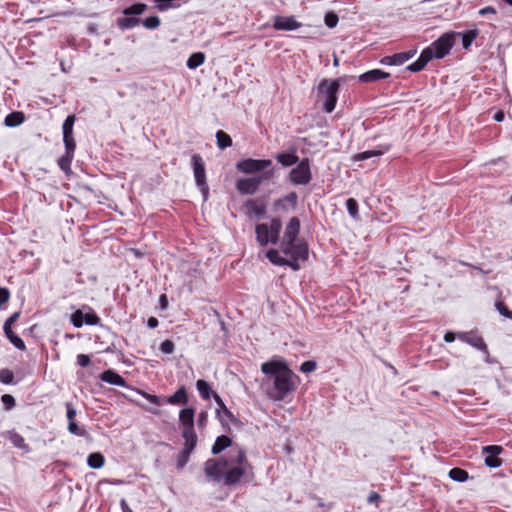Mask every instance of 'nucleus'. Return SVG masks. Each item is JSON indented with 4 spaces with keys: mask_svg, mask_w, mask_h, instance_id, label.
Segmentation results:
<instances>
[{
    "mask_svg": "<svg viewBox=\"0 0 512 512\" xmlns=\"http://www.w3.org/2000/svg\"><path fill=\"white\" fill-rule=\"evenodd\" d=\"M253 467L246 452L238 448L231 450L227 456L209 458L204 462V473L213 482H223L226 486H235L242 480L253 477Z\"/></svg>",
    "mask_w": 512,
    "mask_h": 512,
    "instance_id": "nucleus-1",
    "label": "nucleus"
},
{
    "mask_svg": "<svg viewBox=\"0 0 512 512\" xmlns=\"http://www.w3.org/2000/svg\"><path fill=\"white\" fill-rule=\"evenodd\" d=\"M261 371L273 380L269 397L274 401L284 400L294 392L299 384V377L288 367L285 361L271 360L261 365Z\"/></svg>",
    "mask_w": 512,
    "mask_h": 512,
    "instance_id": "nucleus-2",
    "label": "nucleus"
},
{
    "mask_svg": "<svg viewBox=\"0 0 512 512\" xmlns=\"http://www.w3.org/2000/svg\"><path fill=\"white\" fill-rule=\"evenodd\" d=\"M281 228L282 222L278 218H273L269 225L266 223L257 224L255 233L258 244L262 247L269 243L277 244Z\"/></svg>",
    "mask_w": 512,
    "mask_h": 512,
    "instance_id": "nucleus-3",
    "label": "nucleus"
},
{
    "mask_svg": "<svg viewBox=\"0 0 512 512\" xmlns=\"http://www.w3.org/2000/svg\"><path fill=\"white\" fill-rule=\"evenodd\" d=\"M340 88L338 80L323 79L318 86L319 97L323 100V110L331 113L337 104V94Z\"/></svg>",
    "mask_w": 512,
    "mask_h": 512,
    "instance_id": "nucleus-4",
    "label": "nucleus"
},
{
    "mask_svg": "<svg viewBox=\"0 0 512 512\" xmlns=\"http://www.w3.org/2000/svg\"><path fill=\"white\" fill-rule=\"evenodd\" d=\"M280 251L284 254V258L288 260V263L294 262L301 265L309 257V248L305 241L280 244Z\"/></svg>",
    "mask_w": 512,
    "mask_h": 512,
    "instance_id": "nucleus-5",
    "label": "nucleus"
},
{
    "mask_svg": "<svg viewBox=\"0 0 512 512\" xmlns=\"http://www.w3.org/2000/svg\"><path fill=\"white\" fill-rule=\"evenodd\" d=\"M272 175L273 170H269L259 176L240 178L236 182V189L240 194L253 195L258 191L261 183Z\"/></svg>",
    "mask_w": 512,
    "mask_h": 512,
    "instance_id": "nucleus-6",
    "label": "nucleus"
},
{
    "mask_svg": "<svg viewBox=\"0 0 512 512\" xmlns=\"http://www.w3.org/2000/svg\"><path fill=\"white\" fill-rule=\"evenodd\" d=\"M191 162L196 185L202 192L204 199H207L209 195V187L206 181V170L203 158L200 154H194L191 158Z\"/></svg>",
    "mask_w": 512,
    "mask_h": 512,
    "instance_id": "nucleus-7",
    "label": "nucleus"
},
{
    "mask_svg": "<svg viewBox=\"0 0 512 512\" xmlns=\"http://www.w3.org/2000/svg\"><path fill=\"white\" fill-rule=\"evenodd\" d=\"M272 166L270 159L245 158L236 163V169L244 174H255L266 172L265 170Z\"/></svg>",
    "mask_w": 512,
    "mask_h": 512,
    "instance_id": "nucleus-8",
    "label": "nucleus"
},
{
    "mask_svg": "<svg viewBox=\"0 0 512 512\" xmlns=\"http://www.w3.org/2000/svg\"><path fill=\"white\" fill-rule=\"evenodd\" d=\"M289 180L294 185H307L312 180L310 161L303 158L289 173Z\"/></svg>",
    "mask_w": 512,
    "mask_h": 512,
    "instance_id": "nucleus-9",
    "label": "nucleus"
},
{
    "mask_svg": "<svg viewBox=\"0 0 512 512\" xmlns=\"http://www.w3.org/2000/svg\"><path fill=\"white\" fill-rule=\"evenodd\" d=\"M454 45V36L452 34H444L439 37L436 41H434L430 47L435 52L436 59H442L447 54H449L450 50Z\"/></svg>",
    "mask_w": 512,
    "mask_h": 512,
    "instance_id": "nucleus-10",
    "label": "nucleus"
},
{
    "mask_svg": "<svg viewBox=\"0 0 512 512\" xmlns=\"http://www.w3.org/2000/svg\"><path fill=\"white\" fill-rule=\"evenodd\" d=\"M302 26L294 16L276 15L273 18V28L278 31H293Z\"/></svg>",
    "mask_w": 512,
    "mask_h": 512,
    "instance_id": "nucleus-11",
    "label": "nucleus"
},
{
    "mask_svg": "<svg viewBox=\"0 0 512 512\" xmlns=\"http://www.w3.org/2000/svg\"><path fill=\"white\" fill-rule=\"evenodd\" d=\"M1 436L9 441L14 448L21 450L23 453H29L31 448L28 443H26L24 437L18 433L15 429L6 430L2 432Z\"/></svg>",
    "mask_w": 512,
    "mask_h": 512,
    "instance_id": "nucleus-12",
    "label": "nucleus"
},
{
    "mask_svg": "<svg viewBox=\"0 0 512 512\" xmlns=\"http://www.w3.org/2000/svg\"><path fill=\"white\" fill-rule=\"evenodd\" d=\"M458 339L477 348L478 350L488 353V347L478 331L458 333Z\"/></svg>",
    "mask_w": 512,
    "mask_h": 512,
    "instance_id": "nucleus-13",
    "label": "nucleus"
},
{
    "mask_svg": "<svg viewBox=\"0 0 512 512\" xmlns=\"http://www.w3.org/2000/svg\"><path fill=\"white\" fill-rule=\"evenodd\" d=\"M213 398L218 406L216 410V417L221 423H225L226 420H229L233 424H238L239 419L227 408L222 398L218 393H213Z\"/></svg>",
    "mask_w": 512,
    "mask_h": 512,
    "instance_id": "nucleus-14",
    "label": "nucleus"
},
{
    "mask_svg": "<svg viewBox=\"0 0 512 512\" xmlns=\"http://www.w3.org/2000/svg\"><path fill=\"white\" fill-rule=\"evenodd\" d=\"M503 452V448L498 445H488L483 447V453L486 455L485 464L490 468H497L502 465V459L498 456Z\"/></svg>",
    "mask_w": 512,
    "mask_h": 512,
    "instance_id": "nucleus-15",
    "label": "nucleus"
},
{
    "mask_svg": "<svg viewBox=\"0 0 512 512\" xmlns=\"http://www.w3.org/2000/svg\"><path fill=\"white\" fill-rule=\"evenodd\" d=\"M300 232V220L297 217H292L284 231V235L280 244H291L300 241L298 235Z\"/></svg>",
    "mask_w": 512,
    "mask_h": 512,
    "instance_id": "nucleus-16",
    "label": "nucleus"
},
{
    "mask_svg": "<svg viewBox=\"0 0 512 512\" xmlns=\"http://www.w3.org/2000/svg\"><path fill=\"white\" fill-rule=\"evenodd\" d=\"M416 52H417L416 49H413V50L406 51V52L395 53L393 55L383 57L380 62L382 64L389 65V66L402 65L405 62H407L409 59L414 57Z\"/></svg>",
    "mask_w": 512,
    "mask_h": 512,
    "instance_id": "nucleus-17",
    "label": "nucleus"
},
{
    "mask_svg": "<svg viewBox=\"0 0 512 512\" xmlns=\"http://www.w3.org/2000/svg\"><path fill=\"white\" fill-rule=\"evenodd\" d=\"M280 252L281 251L277 249H269L266 253V257L274 265L288 266L293 271H298L300 269V264H296L294 262L288 263V260L284 258V256H281Z\"/></svg>",
    "mask_w": 512,
    "mask_h": 512,
    "instance_id": "nucleus-18",
    "label": "nucleus"
},
{
    "mask_svg": "<svg viewBox=\"0 0 512 512\" xmlns=\"http://www.w3.org/2000/svg\"><path fill=\"white\" fill-rule=\"evenodd\" d=\"M196 409L194 407H187L179 412V422L182 425V431H192L194 429V417Z\"/></svg>",
    "mask_w": 512,
    "mask_h": 512,
    "instance_id": "nucleus-19",
    "label": "nucleus"
},
{
    "mask_svg": "<svg viewBox=\"0 0 512 512\" xmlns=\"http://www.w3.org/2000/svg\"><path fill=\"white\" fill-rule=\"evenodd\" d=\"M246 214L249 217H262L266 212V205L256 199H247L244 203Z\"/></svg>",
    "mask_w": 512,
    "mask_h": 512,
    "instance_id": "nucleus-20",
    "label": "nucleus"
},
{
    "mask_svg": "<svg viewBox=\"0 0 512 512\" xmlns=\"http://www.w3.org/2000/svg\"><path fill=\"white\" fill-rule=\"evenodd\" d=\"M100 379L103 382H106V383H109V384H112V385L121 386V387H127L126 380L121 375H119L118 373H116L112 369L105 370L100 375Z\"/></svg>",
    "mask_w": 512,
    "mask_h": 512,
    "instance_id": "nucleus-21",
    "label": "nucleus"
},
{
    "mask_svg": "<svg viewBox=\"0 0 512 512\" xmlns=\"http://www.w3.org/2000/svg\"><path fill=\"white\" fill-rule=\"evenodd\" d=\"M390 76L388 72L380 69L369 70L359 76V81L362 83L376 82L378 80L387 79Z\"/></svg>",
    "mask_w": 512,
    "mask_h": 512,
    "instance_id": "nucleus-22",
    "label": "nucleus"
},
{
    "mask_svg": "<svg viewBox=\"0 0 512 512\" xmlns=\"http://www.w3.org/2000/svg\"><path fill=\"white\" fill-rule=\"evenodd\" d=\"M188 400L185 386H181L173 395L165 398V402L170 405H185L188 403Z\"/></svg>",
    "mask_w": 512,
    "mask_h": 512,
    "instance_id": "nucleus-23",
    "label": "nucleus"
},
{
    "mask_svg": "<svg viewBox=\"0 0 512 512\" xmlns=\"http://www.w3.org/2000/svg\"><path fill=\"white\" fill-rule=\"evenodd\" d=\"M231 444H232V440L228 436H226V435L218 436L216 438L212 448H211V453L213 455H218L223 450H225L226 448L230 447Z\"/></svg>",
    "mask_w": 512,
    "mask_h": 512,
    "instance_id": "nucleus-24",
    "label": "nucleus"
},
{
    "mask_svg": "<svg viewBox=\"0 0 512 512\" xmlns=\"http://www.w3.org/2000/svg\"><path fill=\"white\" fill-rule=\"evenodd\" d=\"M25 121V114L22 111H14L9 113L5 119L4 124L7 127H17Z\"/></svg>",
    "mask_w": 512,
    "mask_h": 512,
    "instance_id": "nucleus-25",
    "label": "nucleus"
},
{
    "mask_svg": "<svg viewBox=\"0 0 512 512\" xmlns=\"http://www.w3.org/2000/svg\"><path fill=\"white\" fill-rule=\"evenodd\" d=\"M140 22L141 20L139 18L126 15L118 18L116 21L118 28L121 30L132 29L139 25Z\"/></svg>",
    "mask_w": 512,
    "mask_h": 512,
    "instance_id": "nucleus-26",
    "label": "nucleus"
},
{
    "mask_svg": "<svg viewBox=\"0 0 512 512\" xmlns=\"http://www.w3.org/2000/svg\"><path fill=\"white\" fill-rule=\"evenodd\" d=\"M182 437L184 438L183 449L193 452L197 445V435L195 430L182 431Z\"/></svg>",
    "mask_w": 512,
    "mask_h": 512,
    "instance_id": "nucleus-27",
    "label": "nucleus"
},
{
    "mask_svg": "<svg viewBox=\"0 0 512 512\" xmlns=\"http://www.w3.org/2000/svg\"><path fill=\"white\" fill-rule=\"evenodd\" d=\"M206 56L203 52L192 53L187 59L186 65L189 69L194 70L204 64Z\"/></svg>",
    "mask_w": 512,
    "mask_h": 512,
    "instance_id": "nucleus-28",
    "label": "nucleus"
},
{
    "mask_svg": "<svg viewBox=\"0 0 512 512\" xmlns=\"http://www.w3.org/2000/svg\"><path fill=\"white\" fill-rule=\"evenodd\" d=\"M87 464L90 468L100 469L105 464V458L100 452H93L87 457Z\"/></svg>",
    "mask_w": 512,
    "mask_h": 512,
    "instance_id": "nucleus-29",
    "label": "nucleus"
},
{
    "mask_svg": "<svg viewBox=\"0 0 512 512\" xmlns=\"http://www.w3.org/2000/svg\"><path fill=\"white\" fill-rule=\"evenodd\" d=\"M277 161L284 167L292 166L299 161V157L295 153H279L276 156Z\"/></svg>",
    "mask_w": 512,
    "mask_h": 512,
    "instance_id": "nucleus-30",
    "label": "nucleus"
},
{
    "mask_svg": "<svg viewBox=\"0 0 512 512\" xmlns=\"http://www.w3.org/2000/svg\"><path fill=\"white\" fill-rule=\"evenodd\" d=\"M4 333L6 337L9 339V341L19 350L25 351L26 345L24 341L13 332L12 328H3Z\"/></svg>",
    "mask_w": 512,
    "mask_h": 512,
    "instance_id": "nucleus-31",
    "label": "nucleus"
},
{
    "mask_svg": "<svg viewBox=\"0 0 512 512\" xmlns=\"http://www.w3.org/2000/svg\"><path fill=\"white\" fill-rule=\"evenodd\" d=\"M196 388H197L202 399L209 400L211 398V396L213 397L214 392L211 390L209 383L206 382L205 380H203V379L197 380Z\"/></svg>",
    "mask_w": 512,
    "mask_h": 512,
    "instance_id": "nucleus-32",
    "label": "nucleus"
},
{
    "mask_svg": "<svg viewBox=\"0 0 512 512\" xmlns=\"http://www.w3.org/2000/svg\"><path fill=\"white\" fill-rule=\"evenodd\" d=\"M147 10V5L144 3H135L123 10V14L126 16L135 17L143 14Z\"/></svg>",
    "mask_w": 512,
    "mask_h": 512,
    "instance_id": "nucleus-33",
    "label": "nucleus"
},
{
    "mask_svg": "<svg viewBox=\"0 0 512 512\" xmlns=\"http://www.w3.org/2000/svg\"><path fill=\"white\" fill-rule=\"evenodd\" d=\"M216 140L220 149H225L232 145V138L223 130H218L216 132Z\"/></svg>",
    "mask_w": 512,
    "mask_h": 512,
    "instance_id": "nucleus-34",
    "label": "nucleus"
},
{
    "mask_svg": "<svg viewBox=\"0 0 512 512\" xmlns=\"http://www.w3.org/2000/svg\"><path fill=\"white\" fill-rule=\"evenodd\" d=\"M449 477L457 482H464L468 479V472L462 468L454 467L449 471Z\"/></svg>",
    "mask_w": 512,
    "mask_h": 512,
    "instance_id": "nucleus-35",
    "label": "nucleus"
},
{
    "mask_svg": "<svg viewBox=\"0 0 512 512\" xmlns=\"http://www.w3.org/2000/svg\"><path fill=\"white\" fill-rule=\"evenodd\" d=\"M74 158V152L66 150L65 154L58 160V165L61 170L68 172L70 170L71 162Z\"/></svg>",
    "mask_w": 512,
    "mask_h": 512,
    "instance_id": "nucleus-36",
    "label": "nucleus"
},
{
    "mask_svg": "<svg viewBox=\"0 0 512 512\" xmlns=\"http://www.w3.org/2000/svg\"><path fill=\"white\" fill-rule=\"evenodd\" d=\"M68 431L71 434L76 435V436L85 437V438L90 437V435L87 432V430L84 429V428L79 427L78 424L75 421H69L68 422Z\"/></svg>",
    "mask_w": 512,
    "mask_h": 512,
    "instance_id": "nucleus-37",
    "label": "nucleus"
},
{
    "mask_svg": "<svg viewBox=\"0 0 512 512\" xmlns=\"http://www.w3.org/2000/svg\"><path fill=\"white\" fill-rule=\"evenodd\" d=\"M346 208L349 215L356 219L359 216L358 202L354 198H349L346 201Z\"/></svg>",
    "mask_w": 512,
    "mask_h": 512,
    "instance_id": "nucleus-38",
    "label": "nucleus"
},
{
    "mask_svg": "<svg viewBox=\"0 0 512 512\" xmlns=\"http://www.w3.org/2000/svg\"><path fill=\"white\" fill-rule=\"evenodd\" d=\"M383 154V151H379V150H368V151H364V152H360V153H357L355 156H354V160L355 161H364L366 159H369V158H372V157H375V156H380Z\"/></svg>",
    "mask_w": 512,
    "mask_h": 512,
    "instance_id": "nucleus-39",
    "label": "nucleus"
},
{
    "mask_svg": "<svg viewBox=\"0 0 512 512\" xmlns=\"http://www.w3.org/2000/svg\"><path fill=\"white\" fill-rule=\"evenodd\" d=\"M0 382L5 385L13 384L14 373L8 368L1 369L0 370Z\"/></svg>",
    "mask_w": 512,
    "mask_h": 512,
    "instance_id": "nucleus-40",
    "label": "nucleus"
},
{
    "mask_svg": "<svg viewBox=\"0 0 512 512\" xmlns=\"http://www.w3.org/2000/svg\"><path fill=\"white\" fill-rule=\"evenodd\" d=\"M160 18L158 16H150L142 21V24L147 29H156L160 26Z\"/></svg>",
    "mask_w": 512,
    "mask_h": 512,
    "instance_id": "nucleus-41",
    "label": "nucleus"
},
{
    "mask_svg": "<svg viewBox=\"0 0 512 512\" xmlns=\"http://www.w3.org/2000/svg\"><path fill=\"white\" fill-rule=\"evenodd\" d=\"M75 121H76L75 115L67 116V118L64 120L63 125H62L63 134H66V135L72 134Z\"/></svg>",
    "mask_w": 512,
    "mask_h": 512,
    "instance_id": "nucleus-42",
    "label": "nucleus"
},
{
    "mask_svg": "<svg viewBox=\"0 0 512 512\" xmlns=\"http://www.w3.org/2000/svg\"><path fill=\"white\" fill-rule=\"evenodd\" d=\"M476 37H477L476 30H471V31L466 32L462 37L463 48L468 49Z\"/></svg>",
    "mask_w": 512,
    "mask_h": 512,
    "instance_id": "nucleus-43",
    "label": "nucleus"
},
{
    "mask_svg": "<svg viewBox=\"0 0 512 512\" xmlns=\"http://www.w3.org/2000/svg\"><path fill=\"white\" fill-rule=\"evenodd\" d=\"M495 308L504 317L512 320V311L501 300L495 302Z\"/></svg>",
    "mask_w": 512,
    "mask_h": 512,
    "instance_id": "nucleus-44",
    "label": "nucleus"
},
{
    "mask_svg": "<svg viewBox=\"0 0 512 512\" xmlns=\"http://www.w3.org/2000/svg\"><path fill=\"white\" fill-rule=\"evenodd\" d=\"M191 451H188L186 449H182L181 452L177 456V467L183 468L187 462L189 461Z\"/></svg>",
    "mask_w": 512,
    "mask_h": 512,
    "instance_id": "nucleus-45",
    "label": "nucleus"
},
{
    "mask_svg": "<svg viewBox=\"0 0 512 512\" xmlns=\"http://www.w3.org/2000/svg\"><path fill=\"white\" fill-rule=\"evenodd\" d=\"M1 402L6 410H12L16 406L15 398L10 394H3Z\"/></svg>",
    "mask_w": 512,
    "mask_h": 512,
    "instance_id": "nucleus-46",
    "label": "nucleus"
},
{
    "mask_svg": "<svg viewBox=\"0 0 512 512\" xmlns=\"http://www.w3.org/2000/svg\"><path fill=\"white\" fill-rule=\"evenodd\" d=\"M338 21L339 17L334 12H328L324 17L325 25L329 28H334L338 24Z\"/></svg>",
    "mask_w": 512,
    "mask_h": 512,
    "instance_id": "nucleus-47",
    "label": "nucleus"
},
{
    "mask_svg": "<svg viewBox=\"0 0 512 512\" xmlns=\"http://www.w3.org/2000/svg\"><path fill=\"white\" fill-rule=\"evenodd\" d=\"M71 322L77 328L82 327L84 324V313L81 310H76L71 316Z\"/></svg>",
    "mask_w": 512,
    "mask_h": 512,
    "instance_id": "nucleus-48",
    "label": "nucleus"
},
{
    "mask_svg": "<svg viewBox=\"0 0 512 512\" xmlns=\"http://www.w3.org/2000/svg\"><path fill=\"white\" fill-rule=\"evenodd\" d=\"M63 142L66 150H70V152H75L76 143L72 134H63Z\"/></svg>",
    "mask_w": 512,
    "mask_h": 512,
    "instance_id": "nucleus-49",
    "label": "nucleus"
},
{
    "mask_svg": "<svg viewBox=\"0 0 512 512\" xmlns=\"http://www.w3.org/2000/svg\"><path fill=\"white\" fill-rule=\"evenodd\" d=\"M84 323L87 325H98L100 323V317L95 312H89L84 314Z\"/></svg>",
    "mask_w": 512,
    "mask_h": 512,
    "instance_id": "nucleus-50",
    "label": "nucleus"
},
{
    "mask_svg": "<svg viewBox=\"0 0 512 512\" xmlns=\"http://www.w3.org/2000/svg\"><path fill=\"white\" fill-rule=\"evenodd\" d=\"M138 393L141 396H143L145 399H147L149 402H151L152 404H155V405L162 404L161 397H159L157 395L149 394L143 390H138Z\"/></svg>",
    "mask_w": 512,
    "mask_h": 512,
    "instance_id": "nucleus-51",
    "label": "nucleus"
},
{
    "mask_svg": "<svg viewBox=\"0 0 512 512\" xmlns=\"http://www.w3.org/2000/svg\"><path fill=\"white\" fill-rule=\"evenodd\" d=\"M419 58L426 64H428L429 61H431L433 58H435V52H433V50L431 49V47H427L425 48Z\"/></svg>",
    "mask_w": 512,
    "mask_h": 512,
    "instance_id": "nucleus-52",
    "label": "nucleus"
},
{
    "mask_svg": "<svg viewBox=\"0 0 512 512\" xmlns=\"http://www.w3.org/2000/svg\"><path fill=\"white\" fill-rule=\"evenodd\" d=\"M317 368V364L313 360L304 361L300 366V371L303 373H310L315 371Z\"/></svg>",
    "mask_w": 512,
    "mask_h": 512,
    "instance_id": "nucleus-53",
    "label": "nucleus"
},
{
    "mask_svg": "<svg viewBox=\"0 0 512 512\" xmlns=\"http://www.w3.org/2000/svg\"><path fill=\"white\" fill-rule=\"evenodd\" d=\"M426 65V63H424L420 58H418L415 62L408 65L407 69L411 72H419L422 71L426 67Z\"/></svg>",
    "mask_w": 512,
    "mask_h": 512,
    "instance_id": "nucleus-54",
    "label": "nucleus"
},
{
    "mask_svg": "<svg viewBox=\"0 0 512 512\" xmlns=\"http://www.w3.org/2000/svg\"><path fill=\"white\" fill-rule=\"evenodd\" d=\"M175 349V345L174 343L171 341V340H164L161 344H160V350L161 352L165 353V354H171L173 353Z\"/></svg>",
    "mask_w": 512,
    "mask_h": 512,
    "instance_id": "nucleus-55",
    "label": "nucleus"
},
{
    "mask_svg": "<svg viewBox=\"0 0 512 512\" xmlns=\"http://www.w3.org/2000/svg\"><path fill=\"white\" fill-rule=\"evenodd\" d=\"M282 201H286L291 204L292 207H295L298 202V195L296 192H290L282 199Z\"/></svg>",
    "mask_w": 512,
    "mask_h": 512,
    "instance_id": "nucleus-56",
    "label": "nucleus"
},
{
    "mask_svg": "<svg viewBox=\"0 0 512 512\" xmlns=\"http://www.w3.org/2000/svg\"><path fill=\"white\" fill-rule=\"evenodd\" d=\"M91 363V359L86 354H79L77 355V364L81 367H87Z\"/></svg>",
    "mask_w": 512,
    "mask_h": 512,
    "instance_id": "nucleus-57",
    "label": "nucleus"
},
{
    "mask_svg": "<svg viewBox=\"0 0 512 512\" xmlns=\"http://www.w3.org/2000/svg\"><path fill=\"white\" fill-rule=\"evenodd\" d=\"M208 422V413L206 411H201L198 415L197 424L200 428H204Z\"/></svg>",
    "mask_w": 512,
    "mask_h": 512,
    "instance_id": "nucleus-58",
    "label": "nucleus"
},
{
    "mask_svg": "<svg viewBox=\"0 0 512 512\" xmlns=\"http://www.w3.org/2000/svg\"><path fill=\"white\" fill-rule=\"evenodd\" d=\"M66 416L69 421H75L76 410L71 403H66Z\"/></svg>",
    "mask_w": 512,
    "mask_h": 512,
    "instance_id": "nucleus-59",
    "label": "nucleus"
},
{
    "mask_svg": "<svg viewBox=\"0 0 512 512\" xmlns=\"http://www.w3.org/2000/svg\"><path fill=\"white\" fill-rule=\"evenodd\" d=\"M10 292L7 288L0 287V306L9 301Z\"/></svg>",
    "mask_w": 512,
    "mask_h": 512,
    "instance_id": "nucleus-60",
    "label": "nucleus"
},
{
    "mask_svg": "<svg viewBox=\"0 0 512 512\" xmlns=\"http://www.w3.org/2000/svg\"><path fill=\"white\" fill-rule=\"evenodd\" d=\"M20 316L19 312L13 313L4 323L3 328H12V325L18 320Z\"/></svg>",
    "mask_w": 512,
    "mask_h": 512,
    "instance_id": "nucleus-61",
    "label": "nucleus"
},
{
    "mask_svg": "<svg viewBox=\"0 0 512 512\" xmlns=\"http://www.w3.org/2000/svg\"><path fill=\"white\" fill-rule=\"evenodd\" d=\"M368 503L375 504L378 506V503L381 501V496L377 492H371L367 499Z\"/></svg>",
    "mask_w": 512,
    "mask_h": 512,
    "instance_id": "nucleus-62",
    "label": "nucleus"
},
{
    "mask_svg": "<svg viewBox=\"0 0 512 512\" xmlns=\"http://www.w3.org/2000/svg\"><path fill=\"white\" fill-rule=\"evenodd\" d=\"M497 11L493 6H486L478 11L480 16H486L488 14H496Z\"/></svg>",
    "mask_w": 512,
    "mask_h": 512,
    "instance_id": "nucleus-63",
    "label": "nucleus"
},
{
    "mask_svg": "<svg viewBox=\"0 0 512 512\" xmlns=\"http://www.w3.org/2000/svg\"><path fill=\"white\" fill-rule=\"evenodd\" d=\"M456 337L458 338V334H456L452 331H447L444 335V341L447 343H451V342L455 341Z\"/></svg>",
    "mask_w": 512,
    "mask_h": 512,
    "instance_id": "nucleus-64",
    "label": "nucleus"
}]
</instances>
